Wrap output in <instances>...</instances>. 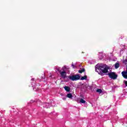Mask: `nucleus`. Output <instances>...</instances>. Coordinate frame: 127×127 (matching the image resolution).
Segmentation results:
<instances>
[{
    "label": "nucleus",
    "instance_id": "obj_1",
    "mask_svg": "<svg viewBox=\"0 0 127 127\" xmlns=\"http://www.w3.org/2000/svg\"><path fill=\"white\" fill-rule=\"evenodd\" d=\"M109 69H110V67L106 64H100V65H96L95 66L96 71L98 72L97 70H99V72H98V74L101 75V76H104V74L108 73L109 72Z\"/></svg>",
    "mask_w": 127,
    "mask_h": 127
},
{
    "label": "nucleus",
    "instance_id": "obj_2",
    "mask_svg": "<svg viewBox=\"0 0 127 127\" xmlns=\"http://www.w3.org/2000/svg\"><path fill=\"white\" fill-rule=\"evenodd\" d=\"M68 78L69 80L71 81H78V80H80L81 78V76L79 74L73 75L68 76Z\"/></svg>",
    "mask_w": 127,
    "mask_h": 127
},
{
    "label": "nucleus",
    "instance_id": "obj_3",
    "mask_svg": "<svg viewBox=\"0 0 127 127\" xmlns=\"http://www.w3.org/2000/svg\"><path fill=\"white\" fill-rule=\"evenodd\" d=\"M108 75L109 78L113 79V80H116V79L118 78V74H116V72H110L108 74Z\"/></svg>",
    "mask_w": 127,
    "mask_h": 127
},
{
    "label": "nucleus",
    "instance_id": "obj_4",
    "mask_svg": "<svg viewBox=\"0 0 127 127\" xmlns=\"http://www.w3.org/2000/svg\"><path fill=\"white\" fill-rule=\"evenodd\" d=\"M58 71L63 79H65L67 77V73L65 70L62 71V70H59Z\"/></svg>",
    "mask_w": 127,
    "mask_h": 127
},
{
    "label": "nucleus",
    "instance_id": "obj_5",
    "mask_svg": "<svg viewBox=\"0 0 127 127\" xmlns=\"http://www.w3.org/2000/svg\"><path fill=\"white\" fill-rule=\"evenodd\" d=\"M64 89L66 92H70V87L69 86H65L64 87Z\"/></svg>",
    "mask_w": 127,
    "mask_h": 127
},
{
    "label": "nucleus",
    "instance_id": "obj_6",
    "mask_svg": "<svg viewBox=\"0 0 127 127\" xmlns=\"http://www.w3.org/2000/svg\"><path fill=\"white\" fill-rule=\"evenodd\" d=\"M66 97L69 98V99H72V98H73V95L71 93H68L67 94Z\"/></svg>",
    "mask_w": 127,
    "mask_h": 127
},
{
    "label": "nucleus",
    "instance_id": "obj_7",
    "mask_svg": "<svg viewBox=\"0 0 127 127\" xmlns=\"http://www.w3.org/2000/svg\"><path fill=\"white\" fill-rule=\"evenodd\" d=\"M119 67H120V64H119V63L115 64V69H118V68H119Z\"/></svg>",
    "mask_w": 127,
    "mask_h": 127
},
{
    "label": "nucleus",
    "instance_id": "obj_8",
    "mask_svg": "<svg viewBox=\"0 0 127 127\" xmlns=\"http://www.w3.org/2000/svg\"><path fill=\"white\" fill-rule=\"evenodd\" d=\"M85 72V68H82L81 70H78V73H80V74H82V73Z\"/></svg>",
    "mask_w": 127,
    "mask_h": 127
},
{
    "label": "nucleus",
    "instance_id": "obj_9",
    "mask_svg": "<svg viewBox=\"0 0 127 127\" xmlns=\"http://www.w3.org/2000/svg\"><path fill=\"white\" fill-rule=\"evenodd\" d=\"M87 79V75H84V76H82L81 78H80V80H86Z\"/></svg>",
    "mask_w": 127,
    "mask_h": 127
},
{
    "label": "nucleus",
    "instance_id": "obj_10",
    "mask_svg": "<svg viewBox=\"0 0 127 127\" xmlns=\"http://www.w3.org/2000/svg\"><path fill=\"white\" fill-rule=\"evenodd\" d=\"M96 92L97 93H99V94H101V93L103 92V91L101 89H97L96 90Z\"/></svg>",
    "mask_w": 127,
    "mask_h": 127
},
{
    "label": "nucleus",
    "instance_id": "obj_11",
    "mask_svg": "<svg viewBox=\"0 0 127 127\" xmlns=\"http://www.w3.org/2000/svg\"><path fill=\"white\" fill-rule=\"evenodd\" d=\"M80 102L81 103V104H85V103H86V101L83 99V98L80 99Z\"/></svg>",
    "mask_w": 127,
    "mask_h": 127
},
{
    "label": "nucleus",
    "instance_id": "obj_12",
    "mask_svg": "<svg viewBox=\"0 0 127 127\" xmlns=\"http://www.w3.org/2000/svg\"><path fill=\"white\" fill-rule=\"evenodd\" d=\"M71 66L73 69H76V66H75L73 63L72 64Z\"/></svg>",
    "mask_w": 127,
    "mask_h": 127
},
{
    "label": "nucleus",
    "instance_id": "obj_13",
    "mask_svg": "<svg viewBox=\"0 0 127 127\" xmlns=\"http://www.w3.org/2000/svg\"><path fill=\"white\" fill-rule=\"evenodd\" d=\"M124 83L125 84V85L126 86V87H127V81L124 80Z\"/></svg>",
    "mask_w": 127,
    "mask_h": 127
},
{
    "label": "nucleus",
    "instance_id": "obj_14",
    "mask_svg": "<svg viewBox=\"0 0 127 127\" xmlns=\"http://www.w3.org/2000/svg\"><path fill=\"white\" fill-rule=\"evenodd\" d=\"M42 78H43V79H45V77H44V78H43V77H42Z\"/></svg>",
    "mask_w": 127,
    "mask_h": 127
},
{
    "label": "nucleus",
    "instance_id": "obj_15",
    "mask_svg": "<svg viewBox=\"0 0 127 127\" xmlns=\"http://www.w3.org/2000/svg\"><path fill=\"white\" fill-rule=\"evenodd\" d=\"M32 80H34V79L32 78Z\"/></svg>",
    "mask_w": 127,
    "mask_h": 127
}]
</instances>
